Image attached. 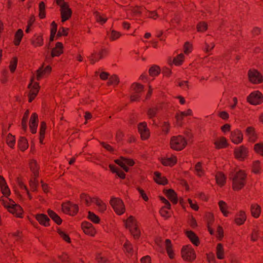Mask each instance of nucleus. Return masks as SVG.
<instances>
[{"label":"nucleus","mask_w":263,"mask_h":263,"mask_svg":"<svg viewBox=\"0 0 263 263\" xmlns=\"http://www.w3.org/2000/svg\"><path fill=\"white\" fill-rule=\"evenodd\" d=\"M186 135L187 139L181 135L173 136L170 142L171 148L176 151L183 149L187 145V141H190L193 138V134L190 132H188Z\"/></svg>","instance_id":"1"},{"label":"nucleus","mask_w":263,"mask_h":263,"mask_svg":"<svg viewBox=\"0 0 263 263\" xmlns=\"http://www.w3.org/2000/svg\"><path fill=\"white\" fill-rule=\"evenodd\" d=\"M0 201L9 212L17 217H22L23 212L22 208L13 200L8 197H1Z\"/></svg>","instance_id":"2"},{"label":"nucleus","mask_w":263,"mask_h":263,"mask_svg":"<svg viewBox=\"0 0 263 263\" xmlns=\"http://www.w3.org/2000/svg\"><path fill=\"white\" fill-rule=\"evenodd\" d=\"M232 180V189L234 191L242 189L246 183L247 174L242 170H240L231 177Z\"/></svg>","instance_id":"3"},{"label":"nucleus","mask_w":263,"mask_h":263,"mask_svg":"<svg viewBox=\"0 0 263 263\" xmlns=\"http://www.w3.org/2000/svg\"><path fill=\"white\" fill-rule=\"evenodd\" d=\"M127 14L129 17L130 16H138L142 14H145L147 17L155 20L158 17V14L155 11H146L144 8L138 6L130 7L127 10Z\"/></svg>","instance_id":"4"},{"label":"nucleus","mask_w":263,"mask_h":263,"mask_svg":"<svg viewBox=\"0 0 263 263\" xmlns=\"http://www.w3.org/2000/svg\"><path fill=\"white\" fill-rule=\"evenodd\" d=\"M125 225L135 239L139 238L141 232L138 222L135 217L132 216H129L125 221Z\"/></svg>","instance_id":"5"},{"label":"nucleus","mask_w":263,"mask_h":263,"mask_svg":"<svg viewBox=\"0 0 263 263\" xmlns=\"http://www.w3.org/2000/svg\"><path fill=\"white\" fill-rule=\"evenodd\" d=\"M56 3L60 7L62 21L64 22L70 17L72 11L68 4L63 0H57Z\"/></svg>","instance_id":"6"},{"label":"nucleus","mask_w":263,"mask_h":263,"mask_svg":"<svg viewBox=\"0 0 263 263\" xmlns=\"http://www.w3.org/2000/svg\"><path fill=\"white\" fill-rule=\"evenodd\" d=\"M110 203L117 214L121 215L125 212V205L121 199L113 197L110 199Z\"/></svg>","instance_id":"7"},{"label":"nucleus","mask_w":263,"mask_h":263,"mask_svg":"<svg viewBox=\"0 0 263 263\" xmlns=\"http://www.w3.org/2000/svg\"><path fill=\"white\" fill-rule=\"evenodd\" d=\"M182 257L185 260L192 261L195 259L196 255L194 250L189 246L183 247L181 250Z\"/></svg>","instance_id":"8"},{"label":"nucleus","mask_w":263,"mask_h":263,"mask_svg":"<svg viewBox=\"0 0 263 263\" xmlns=\"http://www.w3.org/2000/svg\"><path fill=\"white\" fill-rule=\"evenodd\" d=\"M62 207V210L64 213L71 216L76 215L79 211L78 205L71 202H67L63 203Z\"/></svg>","instance_id":"9"},{"label":"nucleus","mask_w":263,"mask_h":263,"mask_svg":"<svg viewBox=\"0 0 263 263\" xmlns=\"http://www.w3.org/2000/svg\"><path fill=\"white\" fill-rule=\"evenodd\" d=\"M247 101L254 105L260 104L263 102V96L258 91H254L247 97Z\"/></svg>","instance_id":"10"},{"label":"nucleus","mask_w":263,"mask_h":263,"mask_svg":"<svg viewBox=\"0 0 263 263\" xmlns=\"http://www.w3.org/2000/svg\"><path fill=\"white\" fill-rule=\"evenodd\" d=\"M28 88L29 89L28 101L31 102L38 94L40 86L39 83H29Z\"/></svg>","instance_id":"11"},{"label":"nucleus","mask_w":263,"mask_h":263,"mask_svg":"<svg viewBox=\"0 0 263 263\" xmlns=\"http://www.w3.org/2000/svg\"><path fill=\"white\" fill-rule=\"evenodd\" d=\"M115 162L122 167L126 172L129 171V168L126 165L132 166L135 164V162L133 159L123 157H121L120 159L115 160Z\"/></svg>","instance_id":"12"},{"label":"nucleus","mask_w":263,"mask_h":263,"mask_svg":"<svg viewBox=\"0 0 263 263\" xmlns=\"http://www.w3.org/2000/svg\"><path fill=\"white\" fill-rule=\"evenodd\" d=\"M82 229L85 234L90 236H94L96 234V230L93 225L87 221H84L81 224Z\"/></svg>","instance_id":"13"},{"label":"nucleus","mask_w":263,"mask_h":263,"mask_svg":"<svg viewBox=\"0 0 263 263\" xmlns=\"http://www.w3.org/2000/svg\"><path fill=\"white\" fill-rule=\"evenodd\" d=\"M131 88L134 91V92L132 95L130 97L131 101H137L139 100L140 98L139 93L143 90V86L140 83H133Z\"/></svg>","instance_id":"14"},{"label":"nucleus","mask_w":263,"mask_h":263,"mask_svg":"<svg viewBox=\"0 0 263 263\" xmlns=\"http://www.w3.org/2000/svg\"><path fill=\"white\" fill-rule=\"evenodd\" d=\"M243 134L242 132L238 129H235L231 132L230 135V139L233 143L238 144L242 142Z\"/></svg>","instance_id":"15"},{"label":"nucleus","mask_w":263,"mask_h":263,"mask_svg":"<svg viewBox=\"0 0 263 263\" xmlns=\"http://www.w3.org/2000/svg\"><path fill=\"white\" fill-rule=\"evenodd\" d=\"M248 77L250 82H262L263 76L256 70H250Z\"/></svg>","instance_id":"16"},{"label":"nucleus","mask_w":263,"mask_h":263,"mask_svg":"<svg viewBox=\"0 0 263 263\" xmlns=\"http://www.w3.org/2000/svg\"><path fill=\"white\" fill-rule=\"evenodd\" d=\"M138 131L143 140H146L148 138L150 135L149 129L147 127L146 122H142L138 125Z\"/></svg>","instance_id":"17"},{"label":"nucleus","mask_w":263,"mask_h":263,"mask_svg":"<svg viewBox=\"0 0 263 263\" xmlns=\"http://www.w3.org/2000/svg\"><path fill=\"white\" fill-rule=\"evenodd\" d=\"M100 78L102 81H108V82H119L120 79L116 74H110L106 72H102L100 73Z\"/></svg>","instance_id":"18"},{"label":"nucleus","mask_w":263,"mask_h":263,"mask_svg":"<svg viewBox=\"0 0 263 263\" xmlns=\"http://www.w3.org/2000/svg\"><path fill=\"white\" fill-rule=\"evenodd\" d=\"M248 151L243 145L236 148L234 150V155L237 159L242 160L245 159L248 154Z\"/></svg>","instance_id":"19"},{"label":"nucleus","mask_w":263,"mask_h":263,"mask_svg":"<svg viewBox=\"0 0 263 263\" xmlns=\"http://www.w3.org/2000/svg\"><path fill=\"white\" fill-rule=\"evenodd\" d=\"M38 116L34 112L31 115L29 121V128L32 134H35L36 132V129L38 125Z\"/></svg>","instance_id":"20"},{"label":"nucleus","mask_w":263,"mask_h":263,"mask_svg":"<svg viewBox=\"0 0 263 263\" xmlns=\"http://www.w3.org/2000/svg\"><path fill=\"white\" fill-rule=\"evenodd\" d=\"M51 68L49 66L44 68L43 66L37 70L35 74V78L37 81H40L41 79L46 77L51 71Z\"/></svg>","instance_id":"21"},{"label":"nucleus","mask_w":263,"mask_h":263,"mask_svg":"<svg viewBox=\"0 0 263 263\" xmlns=\"http://www.w3.org/2000/svg\"><path fill=\"white\" fill-rule=\"evenodd\" d=\"M192 115L193 112L191 109H188L186 111H184L178 112L175 116L177 124L178 125H181L182 124V121L184 117L187 116H191Z\"/></svg>","instance_id":"22"},{"label":"nucleus","mask_w":263,"mask_h":263,"mask_svg":"<svg viewBox=\"0 0 263 263\" xmlns=\"http://www.w3.org/2000/svg\"><path fill=\"white\" fill-rule=\"evenodd\" d=\"M247 219V215L244 211L240 210L238 212L235 216V222L238 226L243 224Z\"/></svg>","instance_id":"23"},{"label":"nucleus","mask_w":263,"mask_h":263,"mask_svg":"<svg viewBox=\"0 0 263 263\" xmlns=\"http://www.w3.org/2000/svg\"><path fill=\"white\" fill-rule=\"evenodd\" d=\"M0 188L4 197H8L10 195V190L5 178L2 176H0Z\"/></svg>","instance_id":"24"},{"label":"nucleus","mask_w":263,"mask_h":263,"mask_svg":"<svg viewBox=\"0 0 263 263\" xmlns=\"http://www.w3.org/2000/svg\"><path fill=\"white\" fill-rule=\"evenodd\" d=\"M177 157L174 155L170 157L166 156L161 159V162L164 166H173L177 163Z\"/></svg>","instance_id":"25"},{"label":"nucleus","mask_w":263,"mask_h":263,"mask_svg":"<svg viewBox=\"0 0 263 263\" xmlns=\"http://www.w3.org/2000/svg\"><path fill=\"white\" fill-rule=\"evenodd\" d=\"M214 144L216 149L224 148L228 146L227 140L224 137H220L216 138L214 141Z\"/></svg>","instance_id":"26"},{"label":"nucleus","mask_w":263,"mask_h":263,"mask_svg":"<svg viewBox=\"0 0 263 263\" xmlns=\"http://www.w3.org/2000/svg\"><path fill=\"white\" fill-rule=\"evenodd\" d=\"M261 206L256 203H252L250 205V212L252 216L254 218H258L261 214Z\"/></svg>","instance_id":"27"},{"label":"nucleus","mask_w":263,"mask_h":263,"mask_svg":"<svg viewBox=\"0 0 263 263\" xmlns=\"http://www.w3.org/2000/svg\"><path fill=\"white\" fill-rule=\"evenodd\" d=\"M35 219L39 223L44 227H48L49 224L50 219L48 216L44 214H38L35 216Z\"/></svg>","instance_id":"28"},{"label":"nucleus","mask_w":263,"mask_h":263,"mask_svg":"<svg viewBox=\"0 0 263 263\" xmlns=\"http://www.w3.org/2000/svg\"><path fill=\"white\" fill-rule=\"evenodd\" d=\"M93 203L95 204L97 206L99 212L103 213L106 210V203L100 198L98 197H93Z\"/></svg>","instance_id":"29"},{"label":"nucleus","mask_w":263,"mask_h":263,"mask_svg":"<svg viewBox=\"0 0 263 263\" xmlns=\"http://www.w3.org/2000/svg\"><path fill=\"white\" fill-rule=\"evenodd\" d=\"M154 180L159 184L164 185L167 183V180L166 177L158 172H155L154 173Z\"/></svg>","instance_id":"30"},{"label":"nucleus","mask_w":263,"mask_h":263,"mask_svg":"<svg viewBox=\"0 0 263 263\" xmlns=\"http://www.w3.org/2000/svg\"><path fill=\"white\" fill-rule=\"evenodd\" d=\"M164 193L168 199L174 204L178 202V197L176 192L172 189L166 190Z\"/></svg>","instance_id":"31"},{"label":"nucleus","mask_w":263,"mask_h":263,"mask_svg":"<svg viewBox=\"0 0 263 263\" xmlns=\"http://www.w3.org/2000/svg\"><path fill=\"white\" fill-rule=\"evenodd\" d=\"M165 246L166 253L170 259H173L175 257V253L173 248V245L171 241L167 239L165 241Z\"/></svg>","instance_id":"32"},{"label":"nucleus","mask_w":263,"mask_h":263,"mask_svg":"<svg viewBox=\"0 0 263 263\" xmlns=\"http://www.w3.org/2000/svg\"><path fill=\"white\" fill-rule=\"evenodd\" d=\"M107 53V51L105 49H102L99 53H94L90 58V61L91 63L93 64L99 59H102Z\"/></svg>","instance_id":"33"},{"label":"nucleus","mask_w":263,"mask_h":263,"mask_svg":"<svg viewBox=\"0 0 263 263\" xmlns=\"http://www.w3.org/2000/svg\"><path fill=\"white\" fill-rule=\"evenodd\" d=\"M80 198L81 202L84 203L87 206H90L93 203V197H91L86 193H82L80 195Z\"/></svg>","instance_id":"34"},{"label":"nucleus","mask_w":263,"mask_h":263,"mask_svg":"<svg viewBox=\"0 0 263 263\" xmlns=\"http://www.w3.org/2000/svg\"><path fill=\"white\" fill-rule=\"evenodd\" d=\"M186 235L194 245L199 246L200 243L199 238L194 232L192 231H187L186 232Z\"/></svg>","instance_id":"35"},{"label":"nucleus","mask_w":263,"mask_h":263,"mask_svg":"<svg viewBox=\"0 0 263 263\" xmlns=\"http://www.w3.org/2000/svg\"><path fill=\"white\" fill-rule=\"evenodd\" d=\"M109 167L110 170L114 173H116L117 175L121 179L125 178V174L119 168L113 164H109Z\"/></svg>","instance_id":"36"},{"label":"nucleus","mask_w":263,"mask_h":263,"mask_svg":"<svg viewBox=\"0 0 263 263\" xmlns=\"http://www.w3.org/2000/svg\"><path fill=\"white\" fill-rule=\"evenodd\" d=\"M63 52V45L60 42L56 44L55 47L53 48L51 51V57L59 56Z\"/></svg>","instance_id":"37"},{"label":"nucleus","mask_w":263,"mask_h":263,"mask_svg":"<svg viewBox=\"0 0 263 263\" xmlns=\"http://www.w3.org/2000/svg\"><path fill=\"white\" fill-rule=\"evenodd\" d=\"M218 205L220 211L222 213L224 217H228L230 212L228 210V206L227 203L223 200H220L218 202Z\"/></svg>","instance_id":"38"},{"label":"nucleus","mask_w":263,"mask_h":263,"mask_svg":"<svg viewBox=\"0 0 263 263\" xmlns=\"http://www.w3.org/2000/svg\"><path fill=\"white\" fill-rule=\"evenodd\" d=\"M31 44L34 47L41 46L43 44L42 36L39 34H35L31 40Z\"/></svg>","instance_id":"39"},{"label":"nucleus","mask_w":263,"mask_h":263,"mask_svg":"<svg viewBox=\"0 0 263 263\" xmlns=\"http://www.w3.org/2000/svg\"><path fill=\"white\" fill-rule=\"evenodd\" d=\"M216 254L217 258L219 259H222L224 258V251L223 245L218 243L216 248Z\"/></svg>","instance_id":"40"},{"label":"nucleus","mask_w":263,"mask_h":263,"mask_svg":"<svg viewBox=\"0 0 263 263\" xmlns=\"http://www.w3.org/2000/svg\"><path fill=\"white\" fill-rule=\"evenodd\" d=\"M29 166L30 170L34 175V176L35 177H37L38 176L39 166L36 161L34 159L31 160L29 162Z\"/></svg>","instance_id":"41"},{"label":"nucleus","mask_w":263,"mask_h":263,"mask_svg":"<svg viewBox=\"0 0 263 263\" xmlns=\"http://www.w3.org/2000/svg\"><path fill=\"white\" fill-rule=\"evenodd\" d=\"M215 179L217 183L220 186L223 185L226 183V177L221 172H217L216 174Z\"/></svg>","instance_id":"42"},{"label":"nucleus","mask_w":263,"mask_h":263,"mask_svg":"<svg viewBox=\"0 0 263 263\" xmlns=\"http://www.w3.org/2000/svg\"><path fill=\"white\" fill-rule=\"evenodd\" d=\"M18 146L19 149L24 152L28 147V143L27 139L24 137H21L18 141Z\"/></svg>","instance_id":"43"},{"label":"nucleus","mask_w":263,"mask_h":263,"mask_svg":"<svg viewBox=\"0 0 263 263\" xmlns=\"http://www.w3.org/2000/svg\"><path fill=\"white\" fill-rule=\"evenodd\" d=\"M47 213L50 217L58 224H60L62 223L61 218L53 211L49 209L47 211Z\"/></svg>","instance_id":"44"},{"label":"nucleus","mask_w":263,"mask_h":263,"mask_svg":"<svg viewBox=\"0 0 263 263\" xmlns=\"http://www.w3.org/2000/svg\"><path fill=\"white\" fill-rule=\"evenodd\" d=\"M246 135L249 137V140L251 141H254L256 139V136L255 133V129L253 127L250 126L247 128Z\"/></svg>","instance_id":"45"},{"label":"nucleus","mask_w":263,"mask_h":263,"mask_svg":"<svg viewBox=\"0 0 263 263\" xmlns=\"http://www.w3.org/2000/svg\"><path fill=\"white\" fill-rule=\"evenodd\" d=\"M195 174L199 177L204 175V171L202 168V163L200 162L197 163L195 166Z\"/></svg>","instance_id":"46"},{"label":"nucleus","mask_w":263,"mask_h":263,"mask_svg":"<svg viewBox=\"0 0 263 263\" xmlns=\"http://www.w3.org/2000/svg\"><path fill=\"white\" fill-rule=\"evenodd\" d=\"M94 15L97 21L101 24H104L107 21V17L104 14H102L99 12H95Z\"/></svg>","instance_id":"47"},{"label":"nucleus","mask_w":263,"mask_h":263,"mask_svg":"<svg viewBox=\"0 0 263 263\" xmlns=\"http://www.w3.org/2000/svg\"><path fill=\"white\" fill-rule=\"evenodd\" d=\"M57 233L59 234V236L65 242L69 243L71 242L70 238L65 231L61 230V229H58Z\"/></svg>","instance_id":"48"},{"label":"nucleus","mask_w":263,"mask_h":263,"mask_svg":"<svg viewBox=\"0 0 263 263\" xmlns=\"http://www.w3.org/2000/svg\"><path fill=\"white\" fill-rule=\"evenodd\" d=\"M23 31L21 29H18L15 34L14 43L15 45L18 46L23 36Z\"/></svg>","instance_id":"49"},{"label":"nucleus","mask_w":263,"mask_h":263,"mask_svg":"<svg viewBox=\"0 0 263 263\" xmlns=\"http://www.w3.org/2000/svg\"><path fill=\"white\" fill-rule=\"evenodd\" d=\"M46 129V125L45 122H42L41 123L40 129V142L41 143H43V141L45 137Z\"/></svg>","instance_id":"50"},{"label":"nucleus","mask_w":263,"mask_h":263,"mask_svg":"<svg viewBox=\"0 0 263 263\" xmlns=\"http://www.w3.org/2000/svg\"><path fill=\"white\" fill-rule=\"evenodd\" d=\"M160 72V68L157 65L152 66L149 69L150 77H154L158 76Z\"/></svg>","instance_id":"51"},{"label":"nucleus","mask_w":263,"mask_h":263,"mask_svg":"<svg viewBox=\"0 0 263 263\" xmlns=\"http://www.w3.org/2000/svg\"><path fill=\"white\" fill-rule=\"evenodd\" d=\"M88 218L89 220H90L91 222H93L94 223H99L100 221V219L96 214H95L94 213L89 211L88 212Z\"/></svg>","instance_id":"52"},{"label":"nucleus","mask_w":263,"mask_h":263,"mask_svg":"<svg viewBox=\"0 0 263 263\" xmlns=\"http://www.w3.org/2000/svg\"><path fill=\"white\" fill-rule=\"evenodd\" d=\"M121 35L120 32L112 30L108 33V36L111 41H115L119 39Z\"/></svg>","instance_id":"53"},{"label":"nucleus","mask_w":263,"mask_h":263,"mask_svg":"<svg viewBox=\"0 0 263 263\" xmlns=\"http://www.w3.org/2000/svg\"><path fill=\"white\" fill-rule=\"evenodd\" d=\"M6 143L10 147L13 148L15 143V139L14 136L9 134L6 138Z\"/></svg>","instance_id":"54"},{"label":"nucleus","mask_w":263,"mask_h":263,"mask_svg":"<svg viewBox=\"0 0 263 263\" xmlns=\"http://www.w3.org/2000/svg\"><path fill=\"white\" fill-rule=\"evenodd\" d=\"M29 115V111L27 110L24 113L22 120V127L24 131H25L27 128V122Z\"/></svg>","instance_id":"55"},{"label":"nucleus","mask_w":263,"mask_h":263,"mask_svg":"<svg viewBox=\"0 0 263 263\" xmlns=\"http://www.w3.org/2000/svg\"><path fill=\"white\" fill-rule=\"evenodd\" d=\"M254 150L257 154L263 156V143H256L254 146Z\"/></svg>","instance_id":"56"},{"label":"nucleus","mask_w":263,"mask_h":263,"mask_svg":"<svg viewBox=\"0 0 263 263\" xmlns=\"http://www.w3.org/2000/svg\"><path fill=\"white\" fill-rule=\"evenodd\" d=\"M184 59V56L183 53L178 54L174 59L173 63L176 66L180 65Z\"/></svg>","instance_id":"57"},{"label":"nucleus","mask_w":263,"mask_h":263,"mask_svg":"<svg viewBox=\"0 0 263 263\" xmlns=\"http://www.w3.org/2000/svg\"><path fill=\"white\" fill-rule=\"evenodd\" d=\"M170 209L171 208L162 207L160 210V215L165 218L170 217L171 216Z\"/></svg>","instance_id":"58"},{"label":"nucleus","mask_w":263,"mask_h":263,"mask_svg":"<svg viewBox=\"0 0 263 263\" xmlns=\"http://www.w3.org/2000/svg\"><path fill=\"white\" fill-rule=\"evenodd\" d=\"M123 248H124V251L126 253H127L130 255L132 254L133 247L129 241H128V240H126V242L124 244Z\"/></svg>","instance_id":"59"},{"label":"nucleus","mask_w":263,"mask_h":263,"mask_svg":"<svg viewBox=\"0 0 263 263\" xmlns=\"http://www.w3.org/2000/svg\"><path fill=\"white\" fill-rule=\"evenodd\" d=\"M192 45L189 42H187L185 43L183 46V52L185 54H189L192 51Z\"/></svg>","instance_id":"60"},{"label":"nucleus","mask_w":263,"mask_h":263,"mask_svg":"<svg viewBox=\"0 0 263 263\" xmlns=\"http://www.w3.org/2000/svg\"><path fill=\"white\" fill-rule=\"evenodd\" d=\"M17 64V59L16 57L13 58L12 60L10 62V64L9 65V68L10 71L13 72L15 71Z\"/></svg>","instance_id":"61"},{"label":"nucleus","mask_w":263,"mask_h":263,"mask_svg":"<svg viewBox=\"0 0 263 263\" xmlns=\"http://www.w3.org/2000/svg\"><path fill=\"white\" fill-rule=\"evenodd\" d=\"M34 21H35V17L33 16H31L29 18V19L28 21V23H27V28L25 30L26 33H29L30 31L31 28L32 26Z\"/></svg>","instance_id":"62"},{"label":"nucleus","mask_w":263,"mask_h":263,"mask_svg":"<svg viewBox=\"0 0 263 263\" xmlns=\"http://www.w3.org/2000/svg\"><path fill=\"white\" fill-rule=\"evenodd\" d=\"M260 170V162L258 161L254 162L252 170L254 173H258Z\"/></svg>","instance_id":"63"},{"label":"nucleus","mask_w":263,"mask_h":263,"mask_svg":"<svg viewBox=\"0 0 263 263\" xmlns=\"http://www.w3.org/2000/svg\"><path fill=\"white\" fill-rule=\"evenodd\" d=\"M36 177H34V178L31 179L29 182V185L32 191H35L37 185V181L36 180Z\"/></svg>","instance_id":"64"}]
</instances>
